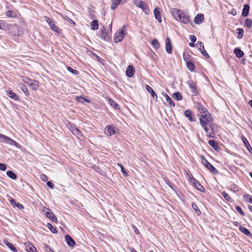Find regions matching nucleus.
Returning a JSON list of instances; mask_svg holds the SVG:
<instances>
[{
    "label": "nucleus",
    "instance_id": "13",
    "mask_svg": "<svg viewBox=\"0 0 252 252\" xmlns=\"http://www.w3.org/2000/svg\"><path fill=\"white\" fill-rule=\"evenodd\" d=\"M204 21V15L203 14H198L194 19V22L196 24H200Z\"/></svg>",
    "mask_w": 252,
    "mask_h": 252
},
{
    "label": "nucleus",
    "instance_id": "44",
    "mask_svg": "<svg viewBox=\"0 0 252 252\" xmlns=\"http://www.w3.org/2000/svg\"><path fill=\"white\" fill-rule=\"evenodd\" d=\"M76 100L78 102H81L83 103L84 102H89V100L87 99L84 98L82 96H77L76 98Z\"/></svg>",
    "mask_w": 252,
    "mask_h": 252
},
{
    "label": "nucleus",
    "instance_id": "50",
    "mask_svg": "<svg viewBox=\"0 0 252 252\" xmlns=\"http://www.w3.org/2000/svg\"><path fill=\"white\" fill-rule=\"evenodd\" d=\"M21 80L25 83L29 85L30 82H31L32 79L29 78L28 77L26 76H21Z\"/></svg>",
    "mask_w": 252,
    "mask_h": 252
},
{
    "label": "nucleus",
    "instance_id": "59",
    "mask_svg": "<svg viewBox=\"0 0 252 252\" xmlns=\"http://www.w3.org/2000/svg\"><path fill=\"white\" fill-rule=\"evenodd\" d=\"M197 46L199 48V49L200 50L201 49H204V45L202 42L198 41L197 44Z\"/></svg>",
    "mask_w": 252,
    "mask_h": 252
},
{
    "label": "nucleus",
    "instance_id": "46",
    "mask_svg": "<svg viewBox=\"0 0 252 252\" xmlns=\"http://www.w3.org/2000/svg\"><path fill=\"white\" fill-rule=\"evenodd\" d=\"M245 24L247 28H251L252 27V21L250 19L247 18Z\"/></svg>",
    "mask_w": 252,
    "mask_h": 252
},
{
    "label": "nucleus",
    "instance_id": "35",
    "mask_svg": "<svg viewBox=\"0 0 252 252\" xmlns=\"http://www.w3.org/2000/svg\"><path fill=\"white\" fill-rule=\"evenodd\" d=\"M5 15L7 17L15 18L17 16L16 13L13 10H8L6 12Z\"/></svg>",
    "mask_w": 252,
    "mask_h": 252
},
{
    "label": "nucleus",
    "instance_id": "45",
    "mask_svg": "<svg viewBox=\"0 0 252 252\" xmlns=\"http://www.w3.org/2000/svg\"><path fill=\"white\" fill-rule=\"evenodd\" d=\"M244 199L252 204V196L249 194H245L243 196Z\"/></svg>",
    "mask_w": 252,
    "mask_h": 252
},
{
    "label": "nucleus",
    "instance_id": "43",
    "mask_svg": "<svg viewBox=\"0 0 252 252\" xmlns=\"http://www.w3.org/2000/svg\"><path fill=\"white\" fill-rule=\"evenodd\" d=\"M186 63H187V67L189 70H190L191 71H192L194 70V69L195 68V66L192 62H191L190 61H189V62H187Z\"/></svg>",
    "mask_w": 252,
    "mask_h": 252
},
{
    "label": "nucleus",
    "instance_id": "54",
    "mask_svg": "<svg viewBox=\"0 0 252 252\" xmlns=\"http://www.w3.org/2000/svg\"><path fill=\"white\" fill-rule=\"evenodd\" d=\"M235 209L241 215H242V216L245 215L244 212L243 211L242 209H241V208L240 207H239L238 206H236L235 207Z\"/></svg>",
    "mask_w": 252,
    "mask_h": 252
},
{
    "label": "nucleus",
    "instance_id": "6",
    "mask_svg": "<svg viewBox=\"0 0 252 252\" xmlns=\"http://www.w3.org/2000/svg\"><path fill=\"white\" fill-rule=\"evenodd\" d=\"M125 34L124 32V30H120L117 31L115 34L114 37V41L115 43H117L122 41L124 37Z\"/></svg>",
    "mask_w": 252,
    "mask_h": 252
},
{
    "label": "nucleus",
    "instance_id": "29",
    "mask_svg": "<svg viewBox=\"0 0 252 252\" xmlns=\"http://www.w3.org/2000/svg\"><path fill=\"white\" fill-rule=\"evenodd\" d=\"M4 244L13 252H17L16 248L7 240H4Z\"/></svg>",
    "mask_w": 252,
    "mask_h": 252
},
{
    "label": "nucleus",
    "instance_id": "42",
    "mask_svg": "<svg viewBox=\"0 0 252 252\" xmlns=\"http://www.w3.org/2000/svg\"><path fill=\"white\" fill-rule=\"evenodd\" d=\"M47 227L54 234L57 233V230L55 227H54L51 223H48L47 224Z\"/></svg>",
    "mask_w": 252,
    "mask_h": 252
},
{
    "label": "nucleus",
    "instance_id": "4",
    "mask_svg": "<svg viewBox=\"0 0 252 252\" xmlns=\"http://www.w3.org/2000/svg\"><path fill=\"white\" fill-rule=\"evenodd\" d=\"M134 3L136 6L140 8L147 15L150 13V10L147 4L143 2L141 0H135Z\"/></svg>",
    "mask_w": 252,
    "mask_h": 252
},
{
    "label": "nucleus",
    "instance_id": "28",
    "mask_svg": "<svg viewBox=\"0 0 252 252\" xmlns=\"http://www.w3.org/2000/svg\"><path fill=\"white\" fill-rule=\"evenodd\" d=\"M234 53L239 58H242L244 55V52L239 48H236L234 50Z\"/></svg>",
    "mask_w": 252,
    "mask_h": 252
},
{
    "label": "nucleus",
    "instance_id": "8",
    "mask_svg": "<svg viewBox=\"0 0 252 252\" xmlns=\"http://www.w3.org/2000/svg\"><path fill=\"white\" fill-rule=\"evenodd\" d=\"M69 129L73 134L77 136V138H80L82 136L81 131L75 126H70Z\"/></svg>",
    "mask_w": 252,
    "mask_h": 252
},
{
    "label": "nucleus",
    "instance_id": "60",
    "mask_svg": "<svg viewBox=\"0 0 252 252\" xmlns=\"http://www.w3.org/2000/svg\"><path fill=\"white\" fill-rule=\"evenodd\" d=\"M44 20L47 23H48L49 25H51L53 22V21L51 19H50L49 17H48L47 16H44Z\"/></svg>",
    "mask_w": 252,
    "mask_h": 252
},
{
    "label": "nucleus",
    "instance_id": "24",
    "mask_svg": "<svg viewBox=\"0 0 252 252\" xmlns=\"http://www.w3.org/2000/svg\"><path fill=\"white\" fill-rule=\"evenodd\" d=\"M154 16L158 22H161V19L160 16V13L158 8H156L154 10Z\"/></svg>",
    "mask_w": 252,
    "mask_h": 252
},
{
    "label": "nucleus",
    "instance_id": "32",
    "mask_svg": "<svg viewBox=\"0 0 252 252\" xmlns=\"http://www.w3.org/2000/svg\"><path fill=\"white\" fill-rule=\"evenodd\" d=\"M49 26L53 31L56 32L59 34L61 33V30L58 28V27L55 25L54 22L51 25H50Z\"/></svg>",
    "mask_w": 252,
    "mask_h": 252
},
{
    "label": "nucleus",
    "instance_id": "9",
    "mask_svg": "<svg viewBox=\"0 0 252 252\" xmlns=\"http://www.w3.org/2000/svg\"><path fill=\"white\" fill-rule=\"evenodd\" d=\"M25 245L28 252H37L36 248L30 242L25 243Z\"/></svg>",
    "mask_w": 252,
    "mask_h": 252
},
{
    "label": "nucleus",
    "instance_id": "15",
    "mask_svg": "<svg viewBox=\"0 0 252 252\" xmlns=\"http://www.w3.org/2000/svg\"><path fill=\"white\" fill-rule=\"evenodd\" d=\"M10 25L7 23L3 20H0V29L2 30H7L9 29Z\"/></svg>",
    "mask_w": 252,
    "mask_h": 252
},
{
    "label": "nucleus",
    "instance_id": "7",
    "mask_svg": "<svg viewBox=\"0 0 252 252\" xmlns=\"http://www.w3.org/2000/svg\"><path fill=\"white\" fill-rule=\"evenodd\" d=\"M189 181L191 183L193 184L194 186H196V184L199 185V187H197L198 190L203 191L205 189L200 184L199 182L193 177H189Z\"/></svg>",
    "mask_w": 252,
    "mask_h": 252
},
{
    "label": "nucleus",
    "instance_id": "61",
    "mask_svg": "<svg viewBox=\"0 0 252 252\" xmlns=\"http://www.w3.org/2000/svg\"><path fill=\"white\" fill-rule=\"evenodd\" d=\"M6 169V166L4 163H0V170L1 171H5Z\"/></svg>",
    "mask_w": 252,
    "mask_h": 252
},
{
    "label": "nucleus",
    "instance_id": "62",
    "mask_svg": "<svg viewBox=\"0 0 252 252\" xmlns=\"http://www.w3.org/2000/svg\"><path fill=\"white\" fill-rule=\"evenodd\" d=\"M231 190L234 192H236L238 190V189L235 185H232L231 186Z\"/></svg>",
    "mask_w": 252,
    "mask_h": 252
},
{
    "label": "nucleus",
    "instance_id": "58",
    "mask_svg": "<svg viewBox=\"0 0 252 252\" xmlns=\"http://www.w3.org/2000/svg\"><path fill=\"white\" fill-rule=\"evenodd\" d=\"M118 165L120 166L121 168V170L122 172L124 174V175H126V170H125L124 166L120 163H118Z\"/></svg>",
    "mask_w": 252,
    "mask_h": 252
},
{
    "label": "nucleus",
    "instance_id": "1",
    "mask_svg": "<svg viewBox=\"0 0 252 252\" xmlns=\"http://www.w3.org/2000/svg\"><path fill=\"white\" fill-rule=\"evenodd\" d=\"M172 14L176 20L181 23L187 24L190 22V16L179 9H173Z\"/></svg>",
    "mask_w": 252,
    "mask_h": 252
},
{
    "label": "nucleus",
    "instance_id": "48",
    "mask_svg": "<svg viewBox=\"0 0 252 252\" xmlns=\"http://www.w3.org/2000/svg\"><path fill=\"white\" fill-rule=\"evenodd\" d=\"M221 194L223 198L226 199L228 201H231V198L230 197V196L225 192H222L221 193Z\"/></svg>",
    "mask_w": 252,
    "mask_h": 252
},
{
    "label": "nucleus",
    "instance_id": "49",
    "mask_svg": "<svg viewBox=\"0 0 252 252\" xmlns=\"http://www.w3.org/2000/svg\"><path fill=\"white\" fill-rule=\"evenodd\" d=\"M237 31H238V38L241 39L243 36V33H244V30L242 29L238 28L237 29Z\"/></svg>",
    "mask_w": 252,
    "mask_h": 252
},
{
    "label": "nucleus",
    "instance_id": "37",
    "mask_svg": "<svg viewBox=\"0 0 252 252\" xmlns=\"http://www.w3.org/2000/svg\"><path fill=\"white\" fill-rule=\"evenodd\" d=\"M197 107L198 110L199 112V113H200V114L204 113L205 112L207 111L206 109L203 105L200 104V103L197 104Z\"/></svg>",
    "mask_w": 252,
    "mask_h": 252
},
{
    "label": "nucleus",
    "instance_id": "3",
    "mask_svg": "<svg viewBox=\"0 0 252 252\" xmlns=\"http://www.w3.org/2000/svg\"><path fill=\"white\" fill-rule=\"evenodd\" d=\"M0 141L10 145H14L16 147L19 146V144L16 141L1 133H0Z\"/></svg>",
    "mask_w": 252,
    "mask_h": 252
},
{
    "label": "nucleus",
    "instance_id": "25",
    "mask_svg": "<svg viewBox=\"0 0 252 252\" xmlns=\"http://www.w3.org/2000/svg\"><path fill=\"white\" fill-rule=\"evenodd\" d=\"M101 38L103 40L107 41L109 40V37L108 34L105 32L104 28L101 30Z\"/></svg>",
    "mask_w": 252,
    "mask_h": 252
},
{
    "label": "nucleus",
    "instance_id": "19",
    "mask_svg": "<svg viewBox=\"0 0 252 252\" xmlns=\"http://www.w3.org/2000/svg\"><path fill=\"white\" fill-rule=\"evenodd\" d=\"M145 88H146L147 91L149 93L151 94L152 96V97L157 100V99H158V96L155 93V92L153 90V89L150 86H149L148 85H146L145 86Z\"/></svg>",
    "mask_w": 252,
    "mask_h": 252
},
{
    "label": "nucleus",
    "instance_id": "55",
    "mask_svg": "<svg viewBox=\"0 0 252 252\" xmlns=\"http://www.w3.org/2000/svg\"><path fill=\"white\" fill-rule=\"evenodd\" d=\"M40 179L44 182H47L48 180V177L44 174H42L40 176Z\"/></svg>",
    "mask_w": 252,
    "mask_h": 252
},
{
    "label": "nucleus",
    "instance_id": "39",
    "mask_svg": "<svg viewBox=\"0 0 252 252\" xmlns=\"http://www.w3.org/2000/svg\"><path fill=\"white\" fill-rule=\"evenodd\" d=\"M122 0H113L111 8L112 10H114L118 5L120 3Z\"/></svg>",
    "mask_w": 252,
    "mask_h": 252
},
{
    "label": "nucleus",
    "instance_id": "53",
    "mask_svg": "<svg viewBox=\"0 0 252 252\" xmlns=\"http://www.w3.org/2000/svg\"><path fill=\"white\" fill-rule=\"evenodd\" d=\"M68 71H69L70 72L72 73L73 74H78V71L76 70H75L73 69L72 67L68 66L67 68Z\"/></svg>",
    "mask_w": 252,
    "mask_h": 252
},
{
    "label": "nucleus",
    "instance_id": "23",
    "mask_svg": "<svg viewBox=\"0 0 252 252\" xmlns=\"http://www.w3.org/2000/svg\"><path fill=\"white\" fill-rule=\"evenodd\" d=\"M6 94L9 97L14 100H18L19 99L18 95L11 91H7Z\"/></svg>",
    "mask_w": 252,
    "mask_h": 252
},
{
    "label": "nucleus",
    "instance_id": "52",
    "mask_svg": "<svg viewBox=\"0 0 252 252\" xmlns=\"http://www.w3.org/2000/svg\"><path fill=\"white\" fill-rule=\"evenodd\" d=\"M63 19H64V20L65 21L68 22L69 23H70L72 25H73V26H75V23L72 20H71V19L68 18L67 16H64L63 17Z\"/></svg>",
    "mask_w": 252,
    "mask_h": 252
},
{
    "label": "nucleus",
    "instance_id": "38",
    "mask_svg": "<svg viewBox=\"0 0 252 252\" xmlns=\"http://www.w3.org/2000/svg\"><path fill=\"white\" fill-rule=\"evenodd\" d=\"M191 207L192 208V209L194 210V211L195 212L196 214L198 215V216H200V214H201V211H200V210L199 209L198 207H197V205L194 203V202H192V204H191Z\"/></svg>",
    "mask_w": 252,
    "mask_h": 252
},
{
    "label": "nucleus",
    "instance_id": "20",
    "mask_svg": "<svg viewBox=\"0 0 252 252\" xmlns=\"http://www.w3.org/2000/svg\"><path fill=\"white\" fill-rule=\"evenodd\" d=\"M104 132L106 135L108 136H111L114 134L115 131L112 127L108 126L105 128Z\"/></svg>",
    "mask_w": 252,
    "mask_h": 252
},
{
    "label": "nucleus",
    "instance_id": "22",
    "mask_svg": "<svg viewBox=\"0 0 252 252\" xmlns=\"http://www.w3.org/2000/svg\"><path fill=\"white\" fill-rule=\"evenodd\" d=\"M163 95L165 96L166 101L168 103L169 106L172 107H175V104L172 100L171 97L168 95L166 94H163Z\"/></svg>",
    "mask_w": 252,
    "mask_h": 252
},
{
    "label": "nucleus",
    "instance_id": "47",
    "mask_svg": "<svg viewBox=\"0 0 252 252\" xmlns=\"http://www.w3.org/2000/svg\"><path fill=\"white\" fill-rule=\"evenodd\" d=\"M208 143L210 145H211L212 147H213L214 149H217L218 148V144L217 143L213 140H209L208 142Z\"/></svg>",
    "mask_w": 252,
    "mask_h": 252
},
{
    "label": "nucleus",
    "instance_id": "41",
    "mask_svg": "<svg viewBox=\"0 0 252 252\" xmlns=\"http://www.w3.org/2000/svg\"><path fill=\"white\" fill-rule=\"evenodd\" d=\"M20 89L27 96L30 94L28 88L23 84L21 85Z\"/></svg>",
    "mask_w": 252,
    "mask_h": 252
},
{
    "label": "nucleus",
    "instance_id": "12",
    "mask_svg": "<svg viewBox=\"0 0 252 252\" xmlns=\"http://www.w3.org/2000/svg\"><path fill=\"white\" fill-rule=\"evenodd\" d=\"M135 69L132 65H129L127 67V77H132L135 73Z\"/></svg>",
    "mask_w": 252,
    "mask_h": 252
},
{
    "label": "nucleus",
    "instance_id": "51",
    "mask_svg": "<svg viewBox=\"0 0 252 252\" xmlns=\"http://www.w3.org/2000/svg\"><path fill=\"white\" fill-rule=\"evenodd\" d=\"M152 45L156 49H158L159 47V43L158 40L154 39L152 42Z\"/></svg>",
    "mask_w": 252,
    "mask_h": 252
},
{
    "label": "nucleus",
    "instance_id": "10",
    "mask_svg": "<svg viewBox=\"0 0 252 252\" xmlns=\"http://www.w3.org/2000/svg\"><path fill=\"white\" fill-rule=\"evenodd\" d=\"M165 44H166V51L168 54H171L172 51V46L171 43V41L170 38L168 37H167L165 39Z\"/></svg>",
    "mask_w": 252,
    "mask_h": 252
},
{
    "label": "nucleus",
    "instance_id": "2",
    "mask_svg": "<svg viewBox=\"0 0 252 252\" xmlns=\"http://www.w3.org/2000/svg\"><path fill=\"white\" fill-rule=\"evenodd\" d=\"M201 162L212 173L214 174H217L219 173V172L216 169V168L214 167L210 163H209L208 160L203 156H202Z\"/></svg>",
    "mask_w": 252,
    "mask_h": 252
},
{
    "label": "nucleus",
    "instance_id": "31",
    "mask_svg": "<svg viewBox=\"0 0 252 252\" xmlns=\"http://www.w3.org/2000/svg\"><path fill=\"white\" fill-rule=\"evenodd\" d=\"M188 85L189 86V88H190L191 92L195 94H197V91L196 89V85L193 83V82H189L188 83Z\"/></svg>",
    "mask_w": 252,
    "mask_h": 252
},
{
    "label": "nucleus",
    "instance_id": "16",
    "mask_svg": "<svg viewBox=\"0 0 252 252\" xmlns=\"http://www.w3.org/2000/svg\"><path fill=\"white\" fill-rule=\"evenodd\" d=\"M28 85H29L33 90L36 91L38 88L39 82L36 80H32Z\"/></svg>",
    "mask_w": 252,
    "mask_h": 252
},
{
    "label": "nucleus",
    "instance_id": "26",
    "mask_svg": "<svg viewBox=\"0 0 252 252\" xmlns=\"http://www.w3.org/2000/svg\"><path fill=\"white\" fill-rule=\"evenodd\" d=\"M201 126H204L207 125H211L210 123L212 121V119H203V118H199Z\"/></svg>",
    "mask_w": 252,
    "mask_h": 252
},
{
    "label": "nucleus",
    "instance_id": "30",
    "mask_svg": "<svg viewBox=\"0 0 252 252\" xmlns=\"http://www.w3.org/2000/svg\"><path fill=\"white\" fill-rule=\"evenodd\" d=\"M91 29L96 30L98 29V22L97 20H93L91 23Z\"/></svg>",
    "mask_w": 252,
    "mask_h": 252
},
{
    "label": "nucleus",
    "instance_id": "17",
    "mask_svg": "<svg viewBox=\"0 0 252 252\" xmlns=\"http://www.w3.org/2000/svg\"><path fill=\"white\" fill-rule=\"evenodd\" d=\"M241 139L245 144V147L247 149V150L251 153H252V148L251 147L250 144H249L247 139L244 136H241Z\"/></svg>",
    "mask_w": 252,
    "mask_h": 252
},
{
    "label": "nucleus",
    "instance_id": "40",
    "mask_svg": "<svg viewBox=\"0 0 252 252\" xmlns=\"http://www.w3.org/2000/svg\"><path fill=\"white\" fill-rule=\"evenodd\" d=\"M172 97L177 100H181L183 98L181 94L179 92H176L173 94Z\"/></svg>",
    "mask_w": 252,
    "mask_h": 252
},
{
    "label": "nucleus",
    "instance_id": "27",
    "mask_svg": "<svg viewBox=\"0 0 252 252\" xmlns=\"http://www.w3.org/2000/svg\"><path fill=\"white\" fill-rule=\"evenodd\" d=\"M250 10V6L248 4H245L243 9L242 15L244 17L248 15Z\"/></svg>",
    "mask_w": 252,
    "mask_h": 252
},
{
    "label": "nucleus",
    "instance_id": "11",
    "mask_svg": "<svg viewBox=\"0 0 252 252\" xmlns=\"http://www.w3.org/2000/svg\"><path fill=\"white\" fill-rule=\"evenodd\" d=\"M46 216L47 218L50 219L52 221L54 222H57V218L54 213L51 212L50 210L46 212Z\"/></svg>",
    "mask_w": 252,
    "mask_h": 252
},
{
    "label": "nucleus",
    "instance_id": "33",
    "mask_svg": "<svg viewBox=\"0 0 252 252\" xmlns=\"http://www.w3.org/2000/svg\"><path fill=\"white\" fill-rule=\"evenodd\" d=\"M199 116V118H203V119H212L211 115L208 111L205 112L204 113L202 114H200Z\"/></svg>",
    "mask_w": 252,
    "mask_h": 252
},
{
    "label": "nucleus",
    "instance_id": "14",
    "mask_svg": "<svg viewBox=\"0 0 252 252\" xmlns=\"http://www.w3.org/2000/svg\"><path fill=\"white\" fill-rule=\"evenodd\" d=\"M65 239L66 243L69 246L73 247L75 245V241L69 235H66L65 236Z\"/></svg>",
    "mask_w": 252,
    "mask_h": 252
},
{
    "label": "nucleus",
    "instance_id": "56",
    "mask_svg": "<svg viewBox=\"0 0 252 252\" xmlns=\"http://www.w3.org/2000/svg\"><path fill=\"white\" fill-rule=\"evenodd\" d=\"M200 52L201 53V54L205 57H206V58H210V56L208 54V53L206 52V51L205 50V49H201L200 50Z\"/></svg>",
    "mask_w": 252,
    "mask_h": 252
},
{
    "label": "nucleus",
    "instance_id": "36",
    "mask_svg": "<svg viewBox=\"0 0 252 252\" xmlns=\"http://www.w3.org/2000/svg\"><path fill=\"white\" fill-rule=\"evenodd\" d=\"M6 174L8 177L12 179L16 180L17 178V176L13 171L8 170L6 172Z\"/></svg>",
    "mask_w": 252,
    "mask_h": 252
},
{
    "label": "nucleus",
    "instance_id": "34",
    "mask_svg": "<svg viewBox=\"0 0 252 252\" xmlns=\"http://www.w3.org/2000/svg\"><path fill=\"white\" fill-rule=\"evenodd\" d=\"M108 102L109 104L115 109H119V105L112 99L108 98Z\"/></svg>",
    "mask_w": 252,
    "mask_h": 252
},
{
    "label": "nucleus",
    "instance_id": "18",
    "mask_svg": "<svg viewBox=\"0 0 252 252\" xmlns=\"http://www.w3.org/2000/svg\"><path fill=\"white\" fill-rule=\"evenodd\" d=\"M185 116L189 119L190 122H193L195 119L193 118L192 113L190 110H187L184 112Z\"/></svg>",
    "mask_w": 252,
    "mask_h": 252
},
{
    "label": "nucleus",
    "instance_id": "64",
    "mask_svg": "<svg viewBox=\"0 0 252 252\" xmlns=\"http://www.w3.org/2000/svg\"><path fill=\"white\" fill-rule=\"evenodd\" d=\"M189 39L192 42H195L196 40V37L195 35H191L189 36Z\"/></svg>",
    "mask_w": 252,
    "mask_h": 252
},
{
    "label": "nucleus",
    "instance_id": "63",
    "mask_svg": "<svg viewBox=\"0 0 252 252\" xmlns=\"http://www.w3.org/2000/svg\"><path fill=\"white\" fill-rule=\"evenodd\" d=\"M131 228L136 234H138L139 233V231L138 230V229L135 226L132 225Z\"/></svg>",
    "mask_w": 252,
    "mask_h": 252
},
{
    "label": "nucleus",
    "instance_id": "21",
    "mask_svg": "<svg viewBox=\"0 0 252 252\" xmlns=\"http://www.w3.org/2000/svg\"><path fill=\"white\" fill-rule=\"evenodd\" d=\"M239 229L242 233L245 234L247 236L251 237L252 235V233L249 229L242 226V225H240Z\"/></svg>",
    "mask_w": 252,
    "mask_h": 252
},
{
    "label": "nucleus",
    "instance_id": "57",
    "mask_svg": "<svg viewBox=\"0 0 252 252\" xmlns=\"http://www.w3.org/2000/svg\"><path fill=\"white\" fill-rule=\"evenodd\" d=\"M189 55L188 54H186L184 53V54H183V58H184V60H185V61L186 62V63L187 62L190 61L189 60Z\"/></svg>",
    "mask_w": 252,
    "mask_h": 252
},
{
    "label": "nucleus",
    "instance_id": "5",
    "mask_svg": "<svg viewBox=\"0 0 252 252\" xmlns=\"http://www.w3.org/2000/svg\"><path fill=\"white\" fill-rule=\"evenodd\" d=\"M206 132V135L210 138H214L215 137V133L214 130L211 125H207L202 126Z\"/></svg>",
    "mask_w": 252,
    "mask_h": 252
}]
</instances>
